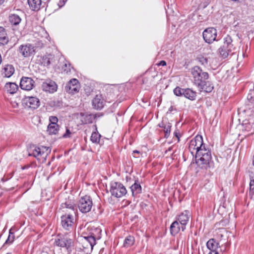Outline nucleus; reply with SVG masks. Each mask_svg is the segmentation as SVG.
Returning a JSON list of instances; mask_svg holds the SVG:
<instances>
[{
	"label": "nucleus",
	"mask_w": 254,
	"mask_h": 254,
	"mask_svg": "<svg viewBox=\"0 0 254 254\" xmlns=\"http://www.w3.org/2000/svg\"><path fill=\"white\" fill-rule=\"evenodd\" d=\"M74 215L72 213L65 214L61 216V224L66 230L71 231L73 229Z\"/></svg>",
	"instance_id": "nucleus-9"
},
{
	"label": "nucleus",
	"mask_w": 254,
	"mask_h": 254,
	"mask_svg": "<svg viewBox=\"0 0 254 254\" xmlns=\"http://www.w3.org/2000/svg\"><path fill=\"white\" fill-rule=\"evenodd\" d=\"M29 168V166H26V165H25V166H24V167H23L22 169L23 170V169H27V168Z\"/></svg>",
	"instance_id": "nucleus-51"
},
{
	"label": "nucleus",
	"mask_w": 254,
	"mask_h": 254,
	"mask_svg": "<svg viewBox=\"0 0 254 254\" xmlns=\"http://www.w3.org/2000/svg\"><path fill=\"white\" fill-rule=\"evenodd\" d=\"M208 254H219L217 251H210Z\"/></svg>",
	"instance_id": "nucleus-46"
},
{
	"label": "nucleus",
	"mask_w": 254,
	"mask_h": 254,
	"mask_svg": "<svg viewBox=\"0 0 254 254\" xmlns=\"http://www.w3.org/2000/svg\"><path fill=\"white\" fill-rule=\"evenodd\" d=\"M33 45L34 53L38 51L39 49H42L44 47V44L41 41H37Z\"/></svg>",
	"instance_id": "nucleus-39"
},
{
	"label": "nucleus",
	"mask_w": 254,
	"mask_h": 254,
	"mask_svg": "<svg viewBox=\"0 0 254 254\" xmlns=\"http://www.w3.org/2000/svg\"><path fill=\"white\" fill-rule=\"evenodd\" d=\"M204 40L207 43H211L216 39L217 30L213 27H209L205 29L202 33Z\"/></svg>",
	"instance_id": "nucleus-11"
},
{
	"label": "nucleus",
	"mask_w": 254,
	"mask_h": 254,
	"mask_svg": "<svg viewBox=\"0 0 254 254\" xmlns=\"http://www.w3.org/2000/svg\"><path fill=\"white\" fill-rule=\"evenodd\" d=\"M95 231L97 232V233H101V230L100 229L97 228L95 229Z\"/></svg>",
	"instance_id": "nucleus-49"
},
{
	"label": "nucleus",
	"mask_w": 254,
	"mask_h": 254,
	"mask_svg": "<svg viewBox=\"0 0 254 254\" xmlns=\"http://www.w3.org/2000/svg\"><path fill=\"white\" fill-rule=\"evenodd\" d=\"M134 243V238L133 237L129 236L127 237L124 243V246L125 247H129L133 245Z\"/></svg>",
	"instance_id": "nucleus-34"
},
{
	"label": "nucleus",
	"mask_w": 254,
	"mask_h": 254,
	"mask_svg": "<svg viewBox=\"0 0 254 254\" xmlns=\"http://www.w3.org/2000/svg\"><path fill=\"white\" fill-rule=\"evenodd\" d=\"M207 248L210 251H217L219 247V243L214 239H210L206 243Z\"/></svg>",
	"instance_id": "nucleus-27"
},
{
	"label": "nucleus",
	"mask_w": 254,
	"mask_h": 254,
	"mask_svg": "<svg viewBox=\"0 0 254 254\" xmlns=\"http://www.w3.org/2000/svg\"><path fill=\"white\" fill-rule=\"evenodd\" d=\"M170 233L172 235L175 236L179 233L181 229V225L178 221H175L170 226Z\"/></svg>",
	"instance_id": "nucleus-23"
},
{
	"label": "nucleus",
	"mask_w": 254,
	"mask_h": 254,
	"mask_svg": "<svg viewBox=\"0 0 254 254\" xmlns=\"http://www.w3.org/2000/svg\"><path fill=\"white\" fill-rule=\"evenodd\" d=\"M5 88L8 93L12 94L16 92L18 87L15 83L9 82L5 84Z\"/></svg>",
	"instance_id": "nucleus-25"
},
{
	"label": "nucleus",
	"mask_w": 254,
	"mask_h": 254,
	"mask_svg": "<svg viewBox=\"0 0 254 254\" xmlns=\"http://www.w3.org/2000/svg\"><path fill=\"white\" fill-rule=\"evenodd\" d=\"M61 207L63 208H68L71 210L68 213H72L76 216L77 213V209L76 205L71 201H66L65 203H62Z\"/></svg>",
	"instance_id": "nucleus-22"
},
{
	"label": "nucleus",
	"mask_w": 254,
	"mask_h": 254,
	"mask_svg": "<svg viewBox=\"0 0 254 254\" xmlns=\"http://www.w3.org/2000/svg\"><path fill=\"white\" fill-rule=\"evenodd\" d=\"M79 87L67 83L65 86V91L68 93L74 94L79 91Z\"/></svg>",
	"instance_id": "nucleus-32"
},
{
	"label": "nucleus",
	"mask_w": 254,
	"mask_h": 254,
	"mask_svg": "<svg viewBox=\"0 0 254 254\" xmlns=\"http://www.w3.org/2000/svg\"><path fill=\"white\" fill-rule=\"evenodd\" d=\"M133 153H134H134L139 154V151H137V150H134V151H133Z\"/></svg>",
	"instance_id": "nucleus-50"
},
{
	"label": "nucleus",
	"mask_w": 254,
	"mask_h": 254,
	"mask_svg": "<svg viewBox=\"0 0 254 254\" xmlns=\"http://www.w3.org/2000/svg\"><path fill=\"white\" fill-rule=\"evenodd\" d=\"M171 150H172V148H171V147H169V148H168V149L167 150H166V153L167 152H168V151H171Z\"/></svg>",
	"instance_id": "nucleus-53"
},
{
	"label": "nucleus",
	"mask_w": 254,
	"mask_h": 254,
	"mask_svg": "<svg viewBox=\"0 0 254 254\" xmlns=\"http://www.w3.org/2000/svg\"><path fill=\"white\" fill-rule=\"evenodd\" d=\"M243 130L247 131H252L251 133L248 135L254 133V123L251 122L249 120H245L242 123Z\"/></svg>",
	"instance_id": "nucleus-19"
},
{
	"label": "nucleus",
	"mask_w": 254,
	"mask_h": 254,
	"mask_svg": "<svg viewBox=\"0 0 254 254\" xmlns=\"http://www.w3.org/2000/svg\"><path fill=\"white\" fill-rule=\"evenodd\" d=\"M101 135L96 132H93L91 136L90 140L93 143H99Z\"/></svg>",
	"instance_id": "nucleus-36"
},
{
	"label": "nucleus",
	"mask_w": 254,
	"mask_h": 254,
	"mask_svg": "<svg viewBox=\"0 0 254 254\" xmlns=\"http://www.w3.org/2000/svg\"><path fill=\"white\" fill-rule=\"evenodd\" d=\"M165 124L163 123H162L161 124H159V126L161 127H163L164 128Z\"/></svg>",
	"instance_id": "nucleus-48"
},
{
	"label": "nucleus",
	"mask_w": 254,
	"mask_h": 254,
	"mask_svg": "<svg viewBox=\"0 0 254 254\" xmlns=\"http://www.w3.org/2000/svg\"><path fill=\"white\" fill-rule=\"evenodd\" d=\"M28 3L30 8L34 11H38L46 5V2L42 0H28Z\"/></svg>",
	"instance_id": "nucleus-16"
},
{
	"label": "nucleus",
	"mask_w": 254,
	"mask_h": 254,
	"mask_svg": "<svg viewBox=\"0 0 254 254\" xmlns=\"http://www.w3.org/2000/svg\"><path fill=\"white\" fill-rule=\"evenodd\" d=\"M197 60L202 64L204 66L207 65L208 64V59L207 58L204 57L203 56H199L197 58Z\"/></svg>",
	"instance_id": "nucleus-38"
},
{
	"label": "nucleus",
	"mask_w": 254,
	"mask_h": 254,
	"mask_svg": "<svg viewBox=\"0 0 254 254\" xmlns=\"http://www.w3.org/2000/svg\"><path fill=\"white\" fill-rule=\"evenodd\" d=\"M49 56H51V55H49L48 56H45L43 57V63L44 65L48 66L50 64L51 62L50 58L49 57Z\"/></svg>",
	"instance_id": "nucleus-41"
},
{
	"label": "nucleus",
	"mask_w": 254,
	"mask_h": 254,
	"mask_svg": "<svg viewBox=\"0 0 254 254\" xmlns=\"http://www.w3.org/2000/svg\"><path fill=\"white\" fill-rule=\"evenodd\" d=\"M50 121L51 122V123L57 124V122H58V120L56 117L51 116L50 118Z\"/></svg>",
	"instance_id": "nucleus-44"
},
{
	"label": "nucleus",
	"mask_w": 254,
	"mask_h": 254,
	"mask_svg": "<svg viewBox=\"0 0 254 254\" xmlns=\"http://www.w3.org/2000/svg\"><path fill=\"white\" fill-rule=\"evenodd\" d=\"M60 3L62 4V5L61 6H62L64 4V0H63L62 1L61 0H60Z\"/></svg>",
	"instance_id": "nucleus-52"
},
{
	"label": "nucleus",
	"mask_w": 254,
	"mask_h": 254,
	"mask_svg": "<svg viewBox=\"0 0 254 254\" xmlns=\"http://www.w3.org/2000/svg\"><path fill=\"white\" fill-rule=\"evenodd\" d=\"M204 144L202 136L197 135L190 140L189 149L191 154L193 155L194 151L196 152L203 147Z\"/></svg>",
	"instance_id": "nucleus-10"
},
{
	"label": "nucleus",
	"mask_w": 254,
	"mask_h": 254,
	"mask_svg": "<svg viewBox=\"0 0 254 254\" xmlns=\"http://www.w3.org/2000/svg\"><path fill=\"white\" fill-rule=\"evenodd\" d=\"M193 79L194 84L198 86H202V84L209 77V74L207 72L203 71L202 69L195 66L191 69V71Z\"/></svg>",
	"instance_id": "nucleus-2"
},
{
	"label": "nucleus",
	"mask_w": 254,
	"mask_h": 254,
	"mask_svg": "<svg viewBox=\"0 0 254 254\" xmlns=\"http://www.w3.org/2000/svg\"><path fill=\"white\" fill-rule=\"evenodd\" d=\"M196 163L202 169H206L209 166L211 159L210 150L204 144L195 152Z\"/></svg>",
	"instance_id": "nucleus-1"
},
{
	"label": "nucleus",
	"mask_w": 254,
	"mask_h": 254,
	"mask_svg": "<svg viewBox=\"0 0 254 254\" xmlns=\"http://www.w3.org/2000/svg\"><path fill=\"white\" fill-rule=\"evenodd\" d=\"M185 89H182L179 87H177L174 89V93L178 96H182L184 94Z\"/></svg>",
	"instance_id": "nucleus-40"
},
{
	"label": "nucleus",
	"mask_w": 254,
	"mask_h": 254,
	"mask_svg": "<svg viewBox=\"0 0 254 254\" xmlns=\"http://www.w3.org/2000/svg\"><path fill=\"white\" fill-rule=\"evenodd\" d=\"M174 135H175V136L177 138H178V141H179V133H178L177 131H175V132H174Z\"/></svg>",
	"instance_id": "nucleus-47"
},
{
	"label": "nucleus",
	"mask_w": 254,
	"mask_h": 254,
	"mask_svg": "<svg viewBox=\"0 0 254 254\" xmlns=\"http://www.w3.org/2000/svg\"><path fill=\"white\" fill-rule=\"evenodd\" d=\"M92 106L96 110L102 109L105 103V102L102 95H96L92 100Z\"/></svg>",
	"instance_id": "nucleus-17"
},
{
	"label": "nucleus",
	"mask_w": 254,
	"mask_h": 254,
	"mask_svg": "<svg viewBox=\"0 0 254 254\" xmlns=\"http://www.w3.org/2000/svg\"><path fill=\"white\" fill-rule=\"evenodd\" d=\"M57 87L56 83L51 79H46L42 85L43 90L49 93L56 92L57 90Z\"/></svg>",
	"instance_id": "nucleus-14"
},
{
	"label": "nucleus",
	"mask_w": 254,
	"mask_h": 254,
	"mask_svg": "<svg viewBox=\"0 0 254 254\" xmlns=\"http://www.w3.org/2000/svg\"><path fill=\"white\" fill-rule=\"evenodd\" d=\"M130 189L133 196L141 193L142 191L141 187L138 180L135 181L134 183L130 187Z\"/></svg>",
	"instance_id": "nucleus-21"
},
{
	"label": "nucleus",
	"mask_w": 254,
	"mask_h": 254,
	"mask_svg": "<svg viewBox=\"0 0 254 254\" xmlns=\"http://www.w3.org/2000/svg\"><path fill=\"white\" fill-rule=\"evenodd\" d=\"M84 238L90 244L91 249H93V246L96 244V240L99 239L100 236L96 237L95 235L92 233L90 235L84 237Z\"/></svg>",
	"instance_id": "nucleus-29"
},
{
	"label": "nucleus",
	"mask_w": 254,
	"mask_h": 254,
	"mask_svg": "<svg viewBox=\"0 0 254 254\" xmlns=\"http://www.w3.org/2000/svg\"><path fill=\"white\" fill-rule=\"evenodd\" d=\"M252 98V96L248 95V99L249 100H250V99H251Z\"/></svg>",
	"instance_id": "nucleus-55"
},
{
	"label": "nucleus",
	"mask_w": 254,
	"mask_h": 254,
	"mask_svg": "<svg viewBox=\"0 0 254 254\" xmlns=\"http://www.w3.org/2000/svg\"><path fill=\"white\" fill-rule=\"evenodd\" d=\"M3 74L4 76L6 77H10L14 73L15 69L12 65H6L3 68Z\"/></svg>",
	"instance_id": "nucleus-26"
},
{
	"label": "nucleus",
	"mask_w": 254,
	"mask_h": 254,
	"mask_svg": "<svg viewBox=\"0 0 254 254\" xmlns=\"http://www.w3.org/2000/svg\"><path fill=\"white\" fill-rule=\"evenodd\" d=\"M236 48L233 44L232 37L227 35L224 39V44L218 50L222 57L226 58L229 54H233Z\"/></svg>",
	"instance_id": "nucleus-3"
},
{
	"label": "nucleus",
	"mask_w": 254,
	"mask_h": 254,
	"mask_svg": "<svg viewBox=\"0 0 254 254\" xmlns=\"http://www.w3.org/2000/svg\"><path fill=\"white\" fill-rule=\"evenodd\" d=\"M71 134V132L70 131V130L68 128H66L65 133H64L62 137L63 138H68V137H69L70 136V134Z\"/></svg>",
	"instance_id": "nucleus-43"
},
{
	"label": "nucleus",
	"mask_w": 254,
	"mask_h": 254,
	"mask_svg": "<svg viewBox=\"0 0 254 254\" xmlns=\"http://www.w3.org/2000/svg\"><path fill=\"white\" fill-rule=\"evenodd\" d=\"M8 42L6 31L4 28L0 27V45L6 44Z\"/></svg>",
	"instance_id": "nucleus-24"
},
{
	"label": "nucleus",
	"mask_w": 254,
	"mask_h": 254,
	"mask_svg": "<svg viewBox=\"0 0 254 254\" xmlns=\"http://www.w3.org/2000/svg\"><path fill=\"white\" fill-rule=\"evenodd\" d=\"M234 26H235V27H236L237 26V24H235Z\"/></svg>",
	"instance_id": "nucleus-56"
},
{
	"label": "nucleus",
	"mask_w": 254,
	"mask_h": 254,
	"mask_svg": "<svg viewBox=\"0 0 254 254\" xmlns=\"http://www.w3.org/2000/svg\"><path fill=\"white\" fill-rule=\"evenodd\" d=\"M248 196L251 200L254 201V176L251 179Z\"/></svg>",
	"instance_id": "nucleus-33"
},
{
	"label": "nucleus",
	"mask_w": 254,
	"mask_h": 254,
	"mask_svg": "<svg viewBox=\"0 0 254 254\" xmlns=\"http://www.w3.org/2000/svg\"><path fill=\"white\" fill-rule=\"evenodd\" d=\"M12 229L11 228L9 231V235L6 239L5 243L3 245L4 247L5 245H10L12 243L14 240V233L12 231Z\"/></svg>",
	"instance_id": "nucleus-35"
},
{
	"label": "nucleus",
	"mask_w": 254,
	"mask_h": 254,
	"mask_svg": "<svg viewBox=\"0 0 254 254\" xmlns=\"http://www.w3.org/2000/svg\"><path fill=\"white\" fill-rule=\"evenodd\" d=\"M202 85L197 86L199 88L200 91H204L208 93L210 92L213 89V86L206 80L204 81Z\"/></svg>",
	"instance_id": "nucleus-28"
},
{
	"label": "nucleus",
	"mask_w": 254,
	"mask_h": 254,
	"mask_svg": "<svg viewBox=\"0 0 254 254\" xmlns=\"http://www.w3.org/2000/svg\"><path fill=\"white\" fill-rule=\"evenodd\" d=\"M189 212L188 211H185L178 216L177 221L180 223L181 225V230L184 231L186 229V225L189 220Z\"/></svg>",
	"instance_id": "nucleus-15"
},
{
	"label": "nucleus",
	"mask_w": 254,
	"mask_h": 254,
	"mask_svg": "<svg viewBox=\"0 0 254 254\" xmlns=\"http://www.w3.org/2000/svg\"><path fill=\"white\" fill-rule=\"evenodd\" d=\"M166 65V62L164 61H161L158 64V65L160 66H165Z\"/></svg>",
	"instance_id": "nucleus-45"
},
{
	"label": "nucleus",
	"mask_w": 254,
	"mask_h": 254,
	"mask_svg": "<svg viewBox=\"0 0 254 254\" xmlns=\"http://www.w3.org/2000/svg\"><path fill=\"white\" fill-rule=\"evenodd\" d=\"M59 130V125L57 124L50 123L48 126L47 131L50 134H56Z\"/></svg>",
	"instance_id": "nucleus-31"
},
{
	"label": "nucleus",
	"mask_w": 254,
	"mask_h": 254,
	"mask_svg": "<svg viewBox=\"0 0 254 254\" xmlns=\"http://www.w3.org/2000/svg\"><path fill=\"white\" fill-rule=\"evenodd\" d=\"M67 83L74 85V86H76V87H79L78 80L75 78L71 79Z\"/></svg>",
	"instance_id": "nucleus-42"
},
{
	"label": "nucleus",
	"mask_w": 254,
	"mask_h": 254,
	"mask_svg": "<svg viewBox=\"0 0 254 254\" xmlns=\"http://www.w3.org/2000/svg\"><path fill=\"white\" fill-rule=\"evenodd\" d=\"M21 103L25 108L32 110L37 109L40 105L39 99L34 96H25L22 99Z\"/></svg>",
	"instance_id": "nucleus-8"
},
{
	"label": "nucleus",
	"mask_w": 254,
	"mask_h": 254,
	"mask_svg": "<svg viewBox=\"0 0 254 254\" xmlns=\"http://www.w3.org/2000/svg\"><path fill=\"white\" fill-rule=\"evenodd\" d=\"M183 95L190 100H194L196 97V93L192 90L187 88L185 89Z\"/></svg>",
	"instance_id": "nucleus-30"
},
{
	"label": "nucleus",
	"mask_w": 254,
	"mask_h": 254,
	"mask_svg": "<svg viewBox=\"0 0 254 254\" xmlns=\"http://www.w3.org/2000/svg\"><path fill=\"white\" fill-rule=\"evenodd\" d=\"M35 81L31 78L22 77L20 82V87L22 89L31 90L34 86Z\"/></svg>",
	"instance_id": "nucleus-13"
},
{
	"label": "nucleus",
	"mask_w": 254,
	"mask_h": 254,
	"mask_svg": "<svg viewBox=\"0 0 254 254\" xmlns=\"http://www.w3.org/2000/svg\"><path fill=\"white\" fill-rule=\"evenodd\" d=\"M93 206L91 198L90 196L85 195L82 197L78 202V207L79 210L83 213L89 212Z\"/></svg>",
	"instance_id": "nucleus-7"
},
{
	"label": "nucleus",
	"mask_w": 254,
	"mask_h": 254,
	"mask_svg": "<svg viewBox=\"0 0 254 254\" xmlns=\"http://www.w3.org/2000/svg\"><path fill=\"white\" fill-rule=\"evenodd\" d=\"M48 149L46 147L42 146L40 148L33 145L28 149V155L37 158L38 159H39V156H41L45 160L47 155L50 152V150L48 151Z\"/></svg>",
	"instance_id": "nucleus-6"
},
{
	"label": "nucleus",
	"mask_w": 254,
	"mask_h": 254,
	"mask_svg": "<svg viewBox=\"0 0 254 254\" xmlns=\"http://www.w3.org/2000/svg\"><path fill=\"white\" fill-rule=\"evenodd\" d=\"M18 51L23 57H29L34 54L33 45L30 43L21 45L19 47Z\"/></svg>",
	"instance_id": "nucleus-12"
},
{
	"label": "nucleus",
	"mask_w": 254,
	"mask_h": 254,
	"mask_svg": "<svg viewBox=\"0 0 254 254\" xmlns=\"http://www.w3.org/2000/svg\"><path fill=\"white\" fill-rule=\"evenodd\" d=\"M4 0H0V5L3 3Z\"/></svg>",
	"instance_id": "nucleus-54"
},
{
	"label": "nucleus",
	"mask_w": 254,
	"mask_h": 254,
	"mask_svg": "<svg viewBox=\"0 0 254 254\" xmlns=\"http://www.w3.org/2000/svg\"><path fill=\"white\" fill-rule=\"evenodd\" d=\"M80 121L83 124H91L95 118V116L91 114L81 113Z\"/></svg>",
	"instance_id": "nucleus-18"
},
{
	"label": "nucleus",
	"mask_w": 254,
	"mask_h": 254,
	"mask_svg": "<svg viewBox=\"0 0 254 254\" xmlns=\"http://www.w3.org/2000/svg\"><path fill=\"white\" fill-rule=\"evenodd\" d=\"M110 191L112 196L117 198L121 197L127 193L125 187L122 183L117 182L111 183Z\"/></svg>",
	"instance_id": "nucleus-5"
},
{
	"label": "nucleus",
	"mask_w": 254,
	"mask_h": 254,
	"mask_svg": "<svg viewBox=\"0 0 254 254\" xmlns=\"http://www.w3.org/2000/svg\"><path fill=\"white\" fill-rule=\"evenodd\" d=\"M8 20L12 26H16L21 22V18L18 14L13 13L9 14Z\"/></svg>",
	"instance_id": "nucleus-20"
},
{
	"label": "nucleus",
	"mask_w": 254,
	"mask_h": 254,
	"mask_svg": "<svg viewBox=\"0 0 254 254\" xmlns=\"http://www.w3.org/2000/svg\"><path fill=\"white\" fill-rule=\"evenodd\" d=\"M172 126L170 123H168L164 125L163 131L164 132V137L168 138L170 135Z\"/></svg>",
	"instance_id": "nucleus-37"
},
{
	"label": "nucleus",
	"mask_w": 254,
	"mask_h": 254,
	"mask_svg": "<svg viewBox=\"0 0 254 254\" xmlns=\"http://www.w3.org/2000/svg\"><path fill=\"white\" fill-rule=\"evenodd\" d=\"M72 244L73 240L69 238L67 234L64 235L58 234L54 242L55 246L61 248H64L68 252L71 251V247Z\"/></svg>",
	"instance_id": "nucleus-4"
}]
</instances>
